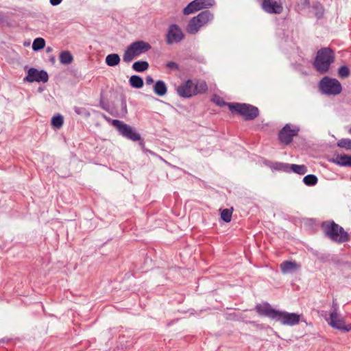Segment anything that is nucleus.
Instances as JSON below:
<instances>
[{
	"label": "nucleus",
	"instance_id": "obj_1",
	"mask_svg": "<svg viewBox=\"0 0 351 351\" xmlns=\"http://www.w3.org/2000/svg\"><path fill=\"white\" fill-rule=\"evenodd\" d=\"M255 310L258 315L279 322L283 325L294 326L300 322V315L295 313H288L276 310L272 308L268 302L256 304Z\"/></svg>",
	"mask_w": 351,
	"mask_h": 351
},
{
	"label": "nucleus",
	"instance_id": "obj_2",
	"mask_svg": "<svg viewBox=\"0 0 351 351\" xmlns=\"http://www.w3.org/2000/svg\"><path fill=\"white\" fill-rule=\"evenodd\" d=\"M321 228L325 236L335 243H343L350 240L349 234L333 220L323 221Z\"/></svg>",
	"mask_w": 351,
	"mask_h": 351
},
{
	"label": "nucleus",
	"instance_id": "obj_3",
	"mask_svg": "<svg viewBox=\"0 0 351 351\" xmlns=\"http://www.w3.org/2000/svg\"><path fill=\"white\" fill-rule=\"evenodd\" d=\"M335 58V52L331 48L322 47L317 52L313 67L319 73H326L328 71L331 64L334 62Z\"/></svg>",
	"mask_w": 351,
	"mask_h": 351
},
{
	"label": "nucleus",
	"instance_id": "obj_4",
	"mask_svg": "<svg viewBox=\"0 0 351 351\" xmlns=\"http://www.w3.org/2000/svg\"><path fill=\"white\" fill-rule=\"evenodd\" d=\"M105 119L108 122L111 123V125L117 130L122 136L134 142L138 141V144L141 148H144L145 141L141 138V134L138 133L134 128L118 119H111L106 117H105Z\"/></svg>",
	"mask_w": 351,
	"mask_h": 351
},
{
	"label": "nucleus",
	"instance_id": "obj_5",
	"mask_svg": "<svg viewBox=\"0 0 351 351\" xmlns=\"http://www.w3.org/2000/svg\"><path fill=\"white\" fill-rule=\"evenodd\" d=\"M229 110L243 117L245 121L254 120L259 116V110L256 106L245 103L233 102L228 104Z\"/></svg>",
	"mask_w": 351,
	"mask_h": 351
},
{
	"label": "nucleus",
	"instance_id": "obj_6",
	"mask_svg": "<svg viewBox=\"0 0 351 351\" xmlns=\"http://www.w3.org/2000/svg\"><path fill=\"white\" fill-rule=\"evenodd\" d=\"M151 48L150 44L143 40L133 42L125 50L123 55V61L130 63L135 58L149 51Z\"/></svg>",
	"mask_w": 351,
	"mask_h": 351
},
{
	"label": "nucleus",
	"instance_id": "obj_7",
	"mask_svg": "<svg viewBox=\"0 0 351 351\" xmlns=\"http://www.w3.org/2000/svg\"><path fill=\"white\" fill-rule=\"evenodd\" d=\"M213 19V14L210 11H202L189 21L186 26V32L190 34H195L202 26L211 21Z\"/></svg>",
	"mask_w": 351,
	"mask_h": 351
},
{
	"label": "nucleus",
	"instance_id": "obj_8",
	"mask_svg": "<svg viewBox=\"0 0 351 351\" xmlns=\"http://www.w3.org/2000/svg\"><path fill=\"white\" fill-rule=\"evenodd\" d=\"M319 87L321 92L327 95H337L342 90L341 83L337 79L328 76L324 77L320 80Z\"/></svg>",
	"mask_w": 351,
	"mask_h": 351
},
{
	"label": "nucleus",
	"instance_id": "obj_9",
	"mask_svg": "<svg viewBox=\"0 0 351 351\" xmlns=\"http://www.w3.org/2000/svg\"><path fill=\"white\" fill-rule=\"evenodd\" d=\"M300 128L296 125L286 124L278 133V139L285 145H289L295 136L298 135Z\"/></svg>",
	"mask_w": 351,
	"mask_h": 351
},
{
	"label": "nucleus",
	"instance_id": "obj_10",
	"mask_svg": "<svg viewBox=\"0 0 351 351\" xmlns=\"http://www.w3.org/2000/svg\"><path fill=\"white\" fill-rule=\"evenodd\" d=\"M49 80L48 73L44 70L38 71L37 69L32 67L27 71V75L23 78L24 82H43L46 83Z\"/></svg>",
	"mask_w": 351,
	"mask_h": 351
},
{
	"label": "nucleus",
	"instance_id": "obj_11",
	"mask_svg": "<svg viewBox=\"0 0 351 351\" xmlns=\"http://www.w3.org/2000/svg\"><path fill=\"white\" fill-rule=\"evenodd\" d=\"M184 38V34L180 27L176 24H171L166 34V43L168 45L178 43Z\"/></svg>",
	"mask_w": 351,
	"mask_h": 351
},
{
	"label": "nucleus",
	"instance_id": "obj_12",
	"mask_svg": "<svg viewBox=\"0 0 351 351\" xmlns=\"http://www.w3.org/2000/svg\"><path fill=\"white\" fill-rule=\"evenodd\" d=\"M328 324L332 328L343 332L351 331V324H346L343 318L337 313V312L332 311L330 314V320Z\"/></svg>",
	"mask_w": 351,
	"mask_h": 351
},
{
	"label": "nucleus",
	"instance_id": "obj_13",
	"mask_svg": "<svg viewBox=\"0 0 351 351\" xmlns=\"http://www.w3.org/2000/svg\"><path fill=\"white\" fill-rule=\"evenodd\" d=\"M177 94L182 98H191L195 95L194 91V82L192 80H187L176 87Z\"/></svg>",
	"mask_w": 351,
	"mask_h": 351
},
{
	"label": "nucleus",
	"instance_id": "obj_14",
	"mask_svg": "<svg viewBox=\"0 0 351 351\" xmlns=\"http://www.w3.org/2000/svg\"><path fill=\"white\" fill-rule=\"evenodd\" d=\"M261 8L266 13L271 14H280L283 11V6L281 2L276 0H263Z\"/></svg>",
	"mask_w": 351,
	"mask_h": 351
},
{
	"label": "nucleus",
	"instance_id": "obj_15",
	"mask_svg": "<svg viewBox=\"0 0 351 351\" xmlns=\"http://www.w3.org/2000/svg\"><path fill=\"white\" fill-rule=\"evenodd\" d=\"M332 162L339 166L351 167V156L346 154H337Z\"/></svg>",
	"mask_w": 351,
	"mask_h": 351
},
{
	"label": "nucleus",
	"instance_id": "obj_16",
	"mask_svg": "<svg viewBox=\"0 0 351 351\" xmlns=\"http://www.w3.org/2000/svg\"><path fill=\"white\" fill-rule=\"evenodd\" d=\"M199 3L197 1V0H193V1L190 2L187 6L184 8L183 14L184 15H189L202 10Z\"/></svg>",
	"mask_w": 351,
	"mask_h": 351
},
{
	"label": "nucleus",
	"instance_id": "obj_17",
	"mask_svg": "<svg viewBox=\"0 0 351 351\" xmlns=\"http://www.w3.org/2000/svg\"><path fill=\"white\" fill-rule=\"evenodd\" d=\"M208 90V85L204 80H195L194 83V91L195 95L204 94Z\"/></svg>",
	"mask_w": 351,
	"mask_h": 351
},
{
	"label": "nucleus",
	"instance_id": "obj_18",
	"mask_svg": "<svg viewBox=\"0 0 351 351\" xmlns=\"http://www.w3.org/2000/svg\"><path fill=\"white\" fill-rule=\"evenodd\" d=\"M154 93L158 96H163L167 93V88L162 80H158L154 86Z\"/></svg>",
	"mask_w": 351,
	"mask_h": 351
},
{
	"label": "nucleus",
	"instance_id": "obj_19",
	"mask_svg": "<svg viewBox=\"0 0 351 351\" xmlns=\"http://www.w3.org/2000/svg\"><path fill=\"white\" fill-rule=\"evenodd\" d=\"M297 268V264L294 261H285L280 264V269L283 274L291 272Z\"/></svg>",
	"mask_w": 351,
	"mask_h": 351
},
{
	"label": "nucleus",
	"instance_id": "obj_20",
	"mask_svg": "<svg viewBox=\"0 0 351 351\" xmlns=\"http://www.w3.org/2000/svg\"><path fill=\"white\" fill-rule=\"evenodd\" d=\"M121 59L117 53H110L106 57V64L109 66H115L120 63Z\"/></svg>",
	"mask_w": 351,
	"mask_h": 351
},
{
	"label": "nucleus",
	"instance_id": "obj_21",
	"mask_svg": "<svg viewBox=\"0 0 351 351\" xmlns=\"http://www.w3.org/2000/svg\"><path fill=\"white\" fill-rule=\"evenodd\" d=\"M60 62L62 64H69L73 60V57L70 51H63L60 53Z\"/></svg>",
	"mask_w": 351,
	"mask_h": 351
},
{
	"label": "nucleus",
	"instance_id": "obj_22",
	"mask_svg": "<svg viewBox=\"0 0 351 351\" xmlns=\"http://www.w3.org/2000/svg\"><path fill=\"white\" fill-rule=\"evenodd\" d=\"M130 84L135 88H141L143 86V80L138 75H132L129 80Z\"/></svg>",
	"mask_w": 351,
	"mask_h": 351
},
{
	"label": "nucleus",
	"instance_id": "obj_23",
	"mask_svg": "<svg viewBox=\"0 0 351 351\" xmlns=\"http://www.w3.org/2000/svg\"><path fill=\"white\" fill-rule=\"evenodd\" d=\"M312 9L314 11L315 16L320 19L324 16V8L323 5L319 2L313 3L312 5Z\"/></svg>",
	"mask_w": 351,
	"mask_h": 351
},
{
	"label": "nucleus",
	"instance_id": "obj_24",
	"mask_svg": "<svg viewBox=\"0 0 351 351\" xmlns=\"http://www.w3.org/2000/svg\"><path fill=\"white\" fill-rule=\"evenodd\" d=\"M149 68L147 61H136L132 64V69L136 72H143Z\"/></svg>",
	"mask_w": 351,
	"mask_h": 351
},
{
	"label": "nucleus",
	"instance_id": "obj_25",
	"mask_svg": "<svg viewBox=\"0 0 351 351\" xmlns=\"http://www.w3.org/2000/svg\"><path fill=\"white\" fill-rule=\"evenodd\" d=\"M291 172L304 175L307 172V167L304 165L291 164Z\"/></svg>",
	"mask_w": 351,
	"mask_h": 351
},
{
	"label": "nucleus",
	"instance_id": "obj_26",
	"mask_svg": "<svg viewBox=\"0 0 351 351\" xmlns=\"http://www.w3.org/2000/svg\"><path fill=\"white\" fill-rule=\"evenodd\" d=\"M51 123L53 128L59 129L63 125L64 118L61 114H58L52 117Z\"/></svg>",
	"mask_w": 351,
	"mask_h": 351
},
{
	"label": "nucleus",
	"instance_id": "obj_27",
	"mask_svg": "<svg viewBox=\"0 0 351 351\" xmlns=\"http://www.w3.org/2000/svg\"><path fill=\"white\" fill-rule=\"evenodd\" d=\"M45 46V40L43 38H36L32 43V49L35 51L43 49Z\"/></svg>",
	"mask_w": 351,
	"mask_h": 351
},
{
	"label": "nucleus",
	"instance_id": "obj_28",
	"mask_svg": "<svg viewBox=\"0 0 351 351\" xmlns=\"http://www.w3.org/2000/svg\"><path fill=\"white\" fill-rule=\"evenodd\" d=\"M317 178L313 174H308L304 177L303 182L307 186H314L317 183Z\"/></svg>",
	"mask_w": 351,
	"mask_h": 351
},
{
	"label": "nucleus",
	"instance_id": "obj_29",
	"mask_svg": "<svg viewBox=\"0 0 351 351\" xmlns=\"http://www.w3.org/2000/svg\"><path fill=\"white\" fill-rule=\"evenodd\" d=\"M337 145L340 148L351 150V139L350 138H341L338 141Z\"/></svg>",
	"mask_w": 351,
	"mask_h": 351
},
{
	"label": "nucleus",
	"instance_id": "obj_30",
	"mask_svg": "<svg viewBox=\"0 0 351 351\" xmlns=\"http://www.w3.org/2000/svg\"><path fill=\"white\" fill-rule=\"evenodd\" d=\"M232 210L225 208L222 210L221 213V218L225 221V222H230L232 219Z\"/></svg>",
	"mask_w": 351,
	"mask_h": 351
},
{
	"label": "nucleus",
	"instance_id": "obj_31",
	"mask_svg": "<svg viewBox=\"0 0 351 351\" xmlns=\"http://www.w3.org/2000/svg\"><path fill=\"white\" fill-rule=\"evenodd\" d=\"M338 75L342 78L348 77L350 75L349 68L346 65L340 66L338 69Z\"/></svg>",
	"mask_w": 351,
	"mask_h": 351
},
{
	"label": "nucleus",
	"instance_id": "obj_32",
	"mask_svg": "<svg viewBox=\"0 0 351 351\" xmlns=\"http://www.w3.org/2000/svg\"><path fill=\"white\" fill-rule=\"evenodd\" d=\"M202 9L208 8L215 4V0H197Z\"/></svg>",
	"mask_w": 351,
	"mask_h": 351
},
{
	"label": "nucleus",
	"instance_id": "obj_33",
	"mask_svg": "<svg viewBox=\"0 0 351 351\" xmlns=\"http://www.w3.org/2000/svg\"><path fill=\"white\" fill-rule=\"evenodd\" d=\"M166 66L168 69H174V70H177V71L179 70L178 64L176 62H173V61H169V62H167Z\"/></svg>",
	"mask_w": 351,
	"mask_h": 351
},
{
	"label": "nucleus",
	"instance_id": "obj_34",
	"mask_svg": "<svg viewBox=\"0 0 351 351\" xmlns=\"http://www.w3.org/2000/svg\"><path fill=\"white\" fill-rule=\"evenodd\" d=\"M215 104L220 106V107H222V106H228V104L229 103L228 102H226L221 97H218L216 100H215Z\"/></svg>",
	"mask_w": 351,
	"mask_h": 351
},
{
	"label": "nucleus",
	"instance_id": "obj_35",
	"mask_svg": "<svg viewBox=\"0 0 351 351\" xmlns=\"http://www.w3.org/2000/svg\"><path fill=\"white\" fill-rule=\"evenodd\" d=\"M291 165L282 162V171L289 173L291 172Z\"/></svg>",
	"mask_w": 351,
	"mask_h": 351
},
{
	"label": "nucleus",
	"instance_id": "obj_36",
	"mask_svg": "<svg viewBox=\"0 0 351 351\" xmlns=\"http://www.w3.org/2000/svg\"><path fill=\"white\" fill-rule=\"evenodd\" d=\"M282 162H275L273 165V168L278 171H282Z\"/></svg>",
	"mask_w": 351,
	"mask_h": 351
},
{
	"label": "nucleus",
	"instance_id": "obj_37",
	"mask_svg": "<svg viewBox=\"0 0 351 351\" xmlns=\"http://www.w3.org/2000/svg\"><path fill=\"white\" fill-rule=\"evenodd\" d=\"M62 1V0H49L50 3L53 6L60 4Z\"/></svg>",
	"mask_w": 351,
	"mask_h": 351
},
{
	"label": "nucleus",
	"instance_id": "obj_38",
	"mask_svg": "<svg viewBox=\"0 0 351 351\" xmlns=\"http://www.w3.org/2000/svg\"><path fill=\"white\" fill-rule=\"evenodd\" d=\"M84 110V108L75 106L74 107V111L77 114H81L82 113V111Z\"/></svg>",
	"mask_w": 351,
	"mask_h": 351
},
{
	"label": "nucleus",
	"instance_id": "obj_39",
	"mask_svg": "<svg viewBox=\"0 0 351 351\" xmlns=\"http://www.w3.org/2000/svg\"><path fill=\"white\" fill-rule=\"evenodd\" d=\"M145 81H146V84L147 85H150V84H152L154 82L153 78L151 76H149V75L146 77Z\"/></svg>",
	"mask_w": 351,
	"mask_h": 351
},
{
	"label": "nucleus",
	"instance_id": "obj_40",
	"mask_svg": "<svg viewBox=\"0 0 351 351\" xmlns=\"http://www.w3.org/2000/svg\"><path fill=\"white\" fill-rule=\"evenodd\" d=\"M332 308L334 309L333 311H335L337 312V309H338V304L337 303L335 302V301H333L332 302Z\"/></svg>",
	"mask_w": 351,
	"mask_h": 351
},
{
	"label": "nucleus",
	"instance_id": "obj_41",
	"mask_svg": "<svg viewBox=\"0 0 351 351\" xmlns=\"http://www.w3.org/2000/svg\"><path fill=\"white\" fill-rule=\"evenodd\" d=\"M122 106H123V108L125 110V112H126L127 110H126V103H125V101H123L122 102Z\"/></svg>",
	"mask_w": 351,
	"mask_h": 351
},
{
	"label": "nucleus",
	"instance_id": "obj_42",
	"mask_svg": "<svg viewBox=\"0 0 351 351\" xmlns=\"http://www.w3.org/2000/svg\"><path fill=\"white\" fill-rule=\"evenodd\" d=\"M349 133L351 134V128L349 130Z\"/></svg>",
	"mask_w": 351,
	"mask_h": 351
}]
</instances>
